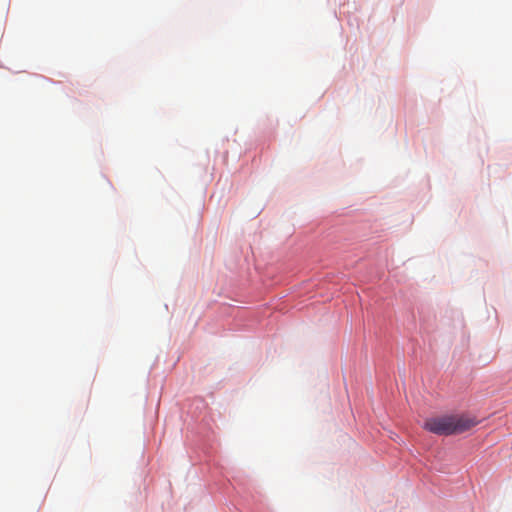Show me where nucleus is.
<instances>
[{"mask_svg":"<svg viewBox=\"0 0 512 512\" xmlns=\"http://www.w3.org/2000/svg\"><path fill=\"white\" fill-rule=\"evenodd\" d=\"M478 421L468 415H446L426 420L424 428L438 435L461 434L476 426Z\"/></svg>","mask_w":512,"mask_h":512,"instance_id":"nucleus-1","label":"nucleus"}]
</instances>
